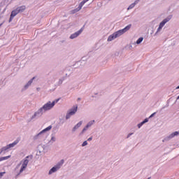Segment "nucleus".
Listing matches in <instances>:
<instances>
[{
    "mask_svg": "<svg viewBox=\"0 0 179 179\" xmlns=\"http://www.w3.org/2000/svg\"><path fill=\"white\" fill-rule=\"evenodd\" d=\"M1 26H2V23H1V24H0V27H1Z\"/></svg>",
    "mask_w": 179,
    "mask_h": 179,
    "instance_id": "31",
    "label": "nucleus"
},
{
    "mask_svg": "<svg viewBox=\"0 0 179 179\" xmlns=\"http://www.w3.org/2000/svg\"><path fill=\"white\" fill-rule=\"evenodd\" d=\"M73 114H75V113H68V114L66 115V120H69V118H71V115H73Z\"/></svg>",
    "mask_w": 179,
    "mask_h": 179,
    "instance_id": "21",
    "label": "nucleus"
},
{
    "mask_svg": "<svg viewBox=\"0 0 179 179\" xmlns=\"http://www.w3.org/2000/svg\"><path fill=\"white\" fill-rule=\"evenodd\" d=\"M78 111V105H74L69 111V113H76Z\"/></svg>",
    "mask_w": 179,
    "mask_h": 179,
    "instance_id": "13",
    "label": "nucleus"
},
{
    "mask_svg": "<svg viewBox=\"0 0 179 179\" xmlns=\"http://www.w3.org/2000/svg\"><path fill=\"white\" fill-rule=\"evenodd\" d=\"M131 26H132L131 24H129L126 26L124 29H120L114 32L113 34H112L108 37L107 41L108 42L113 41V40H115V38H118V37H121L122 34H124V33H127V31H128V30L131 29Z\"/></svg>",
    "mask_w": 179,
    "mask_h": 179,
    "instance_id": "1",
    "label": "nucleus"
},
{
    "mask_svg": "<svg viewBox=\"0 0 179 179\" xmlns=\"http://www.w3.org/2000/svg\"><path fill=\"white\" fill-rule=\"evenodd\" d=\"M177 99H178V100L179 99V96H178Z\"/></svg>",
    "mask_w": 179,
    "mask_h": 179,
    "instance_id": "33",
    "label": "nucleus"
},
{
    "mask_svg": "<svg viewBox=\"0 0 179 179\" xmlns=\"http://www.w3.org/2000/svg\"><path fill=\"white\" fill-rule=\"evenodd\" d=\"M1 26H2V23H1V24H0V27H1Z\"/></svg>",
    "mask_w": 179,
    "mask_h": 179,
    "instance_id": "32",
    "label": "nucleus"
},
{
    "mask_svg": "<svg viewBox=\"0 0 179 179\" xmlns=\"http://www.w3.org/2000/svg\"><path fill=\"white\" fill-rule=\"evenodd\" d=\"M83 30H84V28L82 27L80 30H78V31H77L76 32L72 34L70 36L69 38H70L71 40H73V39H75V38H77V37H79V36L81 35L82 33H83Z\"/></svg>",
    "mask_w": 179,
    "mask_h": 179,
    "instance_id": "7",
    "label": "nucleus"
},
{
    "mask_svg": "<svg viewBox=\"0 0 179 179\" xmlns=\"http://www.w3.org/2000/svg\"><path fill=\"white\" fill-rule=\"evenodd\" d=\"M153 115H155V113H152L150 116V118L153 117Z\"/></svg>",
    "mask_w": 179,
    "mask_h": 179,
    "instance_id": "27",
    "label": "nucleus"
},
{
    "mask_svg": "<svg viewBox=\"0 0 179 179\" xmlns=\"http://www.w3.org/2000/svg\"><path fill=\"white\" fill-rule=\"evenodd\" d=\"M64 164V159H62L60 162H59L56 166H53L49 171V174H52V173H55L57 170L61 169V166Z\"/></svg>",
    "mask_w": 179,
    "mask_h": 179,
    "instance_id": "5",
    "label": "nucleus"
},
{
    "mask_svg": "<svg viewBox=\"0 0 179 179\" xmlns=\"http://www.w3.org/2000/svg\"><path fill=\"white\" fill-rule=\"evenodd\" d=\"M19 139H17L16 141H15L13 143L7 145L5 147H3L1 148V152H5L6 150H8V149H10V148H14V146H16V145H17L19 143Z\"/></svg>",
    "mask_w": 179,
    "mask_h": 179,
    "instance_id": "6",
    "label": "nucleus"
},
{
    "mask_svg": "<svg viewBox=\"0 0 179 179\" xmlns=\"http://www.w3.org/2000/svg\"><path fill=\"white\" fill-rule=\"evenodd\" d=\"M65 80V78H62L59 80L58 85H62V83Z\"/></svg>",
    "mask_w": 179,
    "mask_h": 179,
    "instance_id": "22",
    "label": "nucleus"
},
{
    "mask_svg": "<svg viewBox=\"0 0 179 179\" xmlns=\"http://www.w3.org/2000/svg\"><path fill=\"white\" fill-rule=\"evenodd\" d=\"M149 121V119L148 118H145L144 120V121L141 122V123H139L138 124V128H141V127H142V125H143V124H146V122H148Z\"/></svg>",
    "mask_w": 179,
    "mask_h": 179,
    "instance_id": "17",
    "label": "nucleus"
},
{
    "mask_svg": "<svg viewBox=\"0 0 179 179\" xmlns=\"http://www.w3.org/2000/svg\"><path fill=\"white\" fill-rule=\"evenodd\" d=\"M17 10H18L19 13H22V12H23L24 10H26V6H22L17 7Z\"/></svg>",
    "mask_w": 179,
    "mask_h": 179,
    "instance_id": "15",
    "label": "nucleus"
},
{
    "mask_svg": "<svg viewBox=\"0 0 179 179\" xmlns=\"http://www.w3.org/2000/svg\"><path fill=\"white\" fill-rule=\"evenodd\" d=\"M131 135H132V134H128L127 138H129Z\"/></svg>",
    "mask_w": 179,
    "mask_h": 179,
    "instance_id": "28",
    "label": "nucleus"
},
{
    "mask_svg": "<svg viewBox=\"0 0 179 179\" xmlns=\"http://www.w3.org/2000/svg\"><path fill=\"white\" fill-rule=\"evenodd\" d=\"M143 41V37H140L137 41H136V44H141Z\"/></svg>",
    "mask_w": 179,
    "mask_h": 179,
    "instance_id": "20",
    "label": "nucleus"
},
{
    "mask_svg": "<svg viewBox=\"0 0 179 179\" xmlns=\"http://www.w3.org/2000/svg\"><path fill=\"white\" fill-rule=\"evenodd\" d=\"M52 128V126H48V127L42 130L38 135H41V134H44V132H47V131H51Z\"/></svg>",
    "mask_w": 179,
    "mask_h": 179,
    "instance_id": "12",
    "label": "nucleus"
},
{
    "mask_svg": "<svg viewBox=\"0 0 179 179\" xmlns=\"http://www.w3.org/2000/svg\"><path fill=\"white\" fill-rule=\"evenodd\" d=\"M87 145V141H85L83 142V143L82 144V146H86Z\"/></svg>",
    "mask_w": 179,
    "mask_h": 179,
    "instance_id": "23",
    "label": "nucleus"
},
{
    "mask_svg": "<svg viewBox=\"0 0 179 179\" xmlns=\"http://www.w3.org/2000/svg\"><path fill=\"white\" fill-rule=\"evenodd\" d=\"M92 124H94V120H92L91 122H90L86 127L83 129L81 134H83V132H85V131H86V129H87V128H89L90 127H92Z\"/></svg>",
    "mask_w": 179,
    "mask_h": 179,
    "instance_id": "11",
    "label": "nucleus"
},
{
    "mask_svg": "<svg viewBox=\"0 0 179 179\" xmlns=\"http://www.w3.org/2000/svg\"><path fill=\"white\" fill-rule=\"evenodd\" d=\"M35 79L36 77H33L30 80H29L27 83L24 86L23 90H27V88L31 86V83H33V80H34Z\"/></svg>",
    "mask_w": 179,
    "mask_h": 179,
    "instance_id": "9",
    "label": "nucleus"
},
{
    "mask_svg": "<svg viewBox=\"0 0 179 179\" xmlns=\"http://www.w3.org/2000/svg\"><path fill=\"white\" fill-rule=\"evenodd\" d=\"M139 1L140 0H136L133 3L130 4L129 6L127 8V10H131V9H134V8H135V6L139 3Z\"/></svg>",
    "mask_w": 179,
    "mask_h": 179,
    "instance_id": "10",
    "label": "nucleus"
},
{
    "mask_svg": "<svg viewBox=\"0 0 179 179\" xmlns=\"http://www.w3.org/2000/svg\"><path fill=\"white\" fill-rule=\"evenodd\" d=\"M89 0H83V1H81L78 7L77 8H76L75 10H73V13H76V12H79V10H80V9H82V8H83V5H85L86 3V2H88Z\"/></svg>",
    "mask_w": 179,
    "mask_h": 179,
    "instance_id": "8",
    "label": "nucleus"
},
{
    "mask_svg": "<svg viewBox=\"0 0 179 179\" xmlns=\"http://www.w3.org/2000/svg\"><path fill=\"white\" fill-rule=\"evenodd\" d=\"M3 174H5V172L0 173V177H3Z\"/></svg>",
    "mask_w": 179,
    "mask_h": 179,
    "instance_id": "25",
    "label": "nucleus"
},
{
    "mask_svg": "<svg viewBox=\"0 0 179 179\" xmlns=\"http://www.w3.org/2000/svg\"><path fill=\"white\" fill-rule=\"evenodd\" d=\"M2 152H3V151H2V149H1V150H0V155L2 153Z\"/></svg>",
    "mask_w": 179,
    "mask_h": 179,
    "instance_id": "29",
    "label": "nucleus"
},
{
    "mask_svg": "<svg viewBox=\"0 0 179 179\" xmlns=\"http://www.w3.org/2000/svg\"><path fill=\"white\" fill-rule=\"evenodd\" d=\"M92 139H93L92 137H90V138L87 139V141H92Z\"/></svg>",
    "mask_w": 179,
    "mask_h": 179,
    "instance_id": "26",
    "label": "nucleus"
},
{
    "mask_svg": "<svg viewBox=\"0 0 179 179\" xmlns=\"http://www.w3.org/2000/svg\"><path fill=\"white\" fill-rule=\"evenodd\" d=\"M29 156L26 157L25 159H24L22 162H20V164H19L17 166V169L18 167L20 166V165L22 164V166H21V169L20 170V174L23 173V171H24V170H26V169L27 168V164H29Z\"/></svg>",
    "mask_w": 179,
    "mask_h": 179,
    "instance_id": "4",
    "label": "nucleus"
},
{
    "mask_svg": "<svg viewBox=\"0 0 179 179\" xmlns=\"http://www.w3.org/2000/svg\"><path fill=\"white\" fill-rule=\"evenodd\" d=\"M59 101V99H55L52 101H48L46 103H45L39 110V113H45V111H50V110H52L54 106Z\"/></svg>",
    "mask_w": 179,
    "mask_h": 179,
    "instance_id": "2",
    "label": "nucleus"
},
{
    "mask_svg": "<svg viewBox=\"0 0 179 179\" xmlns=\"http://www.w3.org/2000/svg\"><path fill=\"white\" fill-rule=\"evenodd\" d=\"M18 13H19V11L17 8H16L11 12L10 15L15 17V16H16V15H17Z\"/></svg>",
    "mask_w": 179,
    "mask_h": 179,
    "instance_id": "18",
    "label": "nucleus"
},
{
    "mask_svg": "<svg viewBox=\"0 0 179 179\" xmlns=\"http://www.w3.org/2000/svg\"><path fill=\"white\" fill-rule=\"evenodd\" d=\"M173 17V15H169L168 17H166V18H164L159 24V27L157 29V31L155 34V36H157V34H159V33H160V31H162L163 27H164V26L166 25V23H169V22H170V20H171V18Z\"/></svg>",
    "mask_w": 179,
    "mask_h": 179,
    "instance_id": "3",
    "label": "nucleus"
},
{
    "mask_svg": "<svg viewBox=\"0 0 179 179\" xmlns=\"http://www.w3.org/2000/svg\"><path fill=\"white\" fill-rule=\"evenodd\" d=\"M177 135H179V131H175L172 133L169 136L168 139H171L172 138H174V136H177Z\"/></svg>",
    "mask_w": 179,
    "mask_h": 179,
    "instance_id": "14",
    "label": "nucleus"
},
{
    "mask_svg": "<svg viewBox=\"0 0 179 179\" xmlns=\"http://www.w3.org/2000/svg\"><path fill=\"white\" fill-rule=\"evenodd\" d=\"M13 17H13V15H10V19H9V22H11L12 20H13Z\"/></svg>",
    "mask_w": 179,
    "mask_h": 179,
    "instance_id": "24",
    "label": "nucleus"
},
{
    "mask_svg": "<svg viewBox=\"0 0 179 179\" xmlns=\"http://www.w3.org/2000/svg\"><path fill=\"white\" fill-rule=\"evenodd\" d=\"M10 155L6 157H0V162H3V160H8V159H10Z\"/></svg>",
    "mask_w": 179,
    "mask_h": 179,
    "instance_id": "19",
    "label": "nucleus"
},
{
    "mask_svg": "<svg viewBox=\"0 0 179 179\" xmlns=\"http://www.w3.org/2000/svg\"><path fill=\"white\" fill-rule=\"evenodd\" d=\"M1 26H2V23H1V24H0V27H1Z\"/></svg>",
    "mask_w": 179,
    "mask_h": 179,
    "instance_id": "30",
    "label": "nucleus"
},
{
    "mask_svg": "<svg viewBox=\"0 0 179 179\" xmlns=\"http://www.w3.org/2000/svg\"><path fill=\"white\" fill-rule=\"evenodd\" d=\"M82 126V122H78L73 128V132H75L78 128H80V127Z\"/></svg>",
    "mask_w": 179,
    "mask_h": 179,
    "instance_id": "16",
    "label": "nucleus"
}]
</instances>
